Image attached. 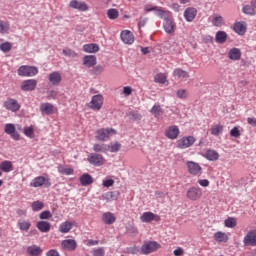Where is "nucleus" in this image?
<instances>
[{"instance_id": "7c9ffc66", "label": "nucleus", "mask_w": 256, "mask_h": 256, "mask_svg": "<svg viewBox=\"0 0 256 256\" xmlns=\"http://www.w3.org/2000/svg\"><path fill=\"white\" fill-rule=\"evenodd\" d=\"M73 229V222L71 221H64L60 224L58 231L60 233H69Z\"/></svg>"}, {"instance_id": "680f3d73", "label": "nucleus", "mask_w": 256, "mask_h": 256, "mask_svg": "<svg viewBox=\"0 0 256 256\" xmlns=\"http://www.w3.org/2000/svg\"><path fill=\"white\" fill-rule=\"evenodd\" d=\"M178 99H187V90L185 89H179L176 92Z\"/></svg>"}, {"instance_id": "de8ad7c7", "label": "nucleus", "mask_w": 256, "mask_h": 256, "mask_svg": "<svg viewBox=\"0 0 256 256\" xmlns=\"http://www.w3.org/2000/svg\"><path fill=\"white\" fill-rule=\"evenodd\" d=\"M150 113H152L154 117H161V115H163V108H161V105H154L151 108Z\"/></svg>"}, {"instance_id": "09e8293b", "label": "nucleus", "mask_w": 256, "mask_h": 256, "mask_svg": "<svg viewBox=\"0 0 256 256\" xmlns=\"http://www.w3.org/2000/svg\"><path fill=\"white\" fill-rule=\"evenodd\" d=\"M154 81L155 83H160L161 85H163L167 83V75H165L164 73H158L154 77Z\"/></svg>"}, {"instance_id": "a211bd4d", "label": "nucleus", "mask_w": 256, "mask_h": 256, "mask_svg": "<svg viewBox=\"0 0 256 256\" xmlns=\"http://www.w3.org/2000/svg\"><path fill=\"white\" fill-rule=\"evenodd\" d=\"M197 17V9L194 7H188L184 11V18L188 23H191V21H194V19Z\"/></svg>"}, {"instance_id": "f03ea898", "label": "nucleus", "mask_w": 256, "mask_h": 256, "mask_svg": "<svg viewBox=\"0 0 256 256\" xmlns=\"http://www.w3.org/2000/svg\"><path fill=\"white\" fill-rule=\"evenodd\" d=\"M111 135H117V130L113 128H100L96 131L97 141H109Z\"/></svg>"}, {"instance_id": "0eeeda50", "label": "nucleus", "mask_w": 256, "mask_h": 256, "mask_svg": "<svg viewBox=\"0 0 256 256\" xmlns=\"http://www.w3.org/2000/svg\"><path fill=\"white\" fill-rule=\"evenodd\" d=\"M186 197L190 201H198L203 197V190L200 187H190L186 192Z\"/></svg>"}, {"instance_id": "8fccbe9b", "label": "nucleus", "mask_w": 256, "mask_h": 256, "mask_svg": "<svg viewBox=\"0 0 256 256\" xmlns=\"http://www.w3.org/2000/svg\"><path fill=\"white\" fill-rule=\"evenodd\" d=\"M102 199L104 201H116L117 196L115 195V192H106L102 195Z\"/></svg>"}, {"instance_id": "a878e982", "label": "nucleus", "mask_w": 256, "mask_h": 256, "mask_svg": "<svg viewBox=\"0 0 256 256\" xmlns=\"http://www.w3.org/2000/svg\"><path fill=\"white\" fill-rule=\"evenodd\" d=\"M155 13L157 17H160V19H164V21L171 18V11L165 10L163 7H158Z\"/></svg>"}, {"instance_id": "7ed1b4c3", "label": "nucleus", "mask_w": 256, "mask_h": 256, "mask_svg": "<svg viewBox=\"0 0 256 256\" xmlns=\"http://www.w3.org/2000/svg\"><path fill=\"white\" fill-rule=\"evenodd\" d=\"M195 141H197V139H195L194 136H183L176 141V147L177 149H189V147L195 145Z\"/></svg>"}, {"instance_id": "c9c22d12", "label": "nucleus", "mask_w": 256, "mask_h": 256, "mask_svg": "<svg viewBox=\"0 0 256 256\" xmlns=\"http://www.w3.org/2000/svg\"><path fill=\"white\" fill-rule=\"evenodd\" d=\"M93 151L95 153H106L109 151V145L96 143L93 145Z\"/></svg>"}, {"instance_id": "052dcab7", "label": "nucleus", "mask_w": 256, "mask_h": 256, "mask_svg": "<svg viewBox=\"0 0 256 256\" xmlns=\"http://www.w3.org/2000/svg\"><path fill=\"white\" fill-rule=\"evenodd\" d=\"M62 53L66 57H77V52H75V50L72 49H64Z\"/></svg>"}, {"instance_id": "69168bd1", "label": "nucleus", "mask_w": 256, "mask_h": 256, "mask_svg": "<svg viewBox=\"0 0 256 256\" xmlns=\"http://www.w3.org/2000/svg\"><path fill=\"white\" fill-rule=\"evenodd\" d=\"M173 255L175 256H183L185 255V249L178 247L173 251Z\"/></svg>"}, {"instance_id": "f3484780", "label": "nucleus", "mask_w": 256, "mask_h": 256, "mask_svg": "<svg viewBox=\"0 0 256 256\" xmlns=\"http://www.w3.org/2000/svg\"><path fill=\"white\" fill-rule=\"evenodd\" d=\"M71 9H78V11H89V6L85 2L79 0H72L69 3Z\"/></svg>"}, {"instance_id": "f257e3e1", "label": "nucleus", "mask_w": 256, "mask_h": 256, "mask_svg": "<svg viewBox=\"0 0 256 256\" xmlns=\"http://www.w3.org/2000/svg\"><path fill=\"white\" fill-rule=\"evenodd\" d=\"M161 249V244L156 241H147L144 242L141 246L142 255H150V253H155V251H159Z\"/></svg>"}, {"instance_id": "4be33fe9", "label": "nucleus", "mask_w": 256, "mask_h": 256, "mask_svg": "<svg viewBox=\"0 0 256 256\" xmlns=\"http://www.w3.org/2000/svg\"><path fill=\"white\" fill-rule=\"evenodd\" d=\"M45 183H49V179L43 176H38L30 182V187H34V188L43 187Z\"/></svg>"}, {"instance_id": "c756f323", "label": "nucleus", "mask_w": 256, "mask_h": 256, "mask_svg": "<svg viewBox=\"0 0 256 256\" xmlns=\"http://www.w3.org/2000/svg\"><path fill=\"white\" fill-rule=\"evenodd\" d=\"M0 171L4 173H11L13 171V162L4 160L0 163Z\"/></svg>"}, {"instance_id": "bf43d9fd", "label": "nucleus", "mask_w": 256, "mask_h": 256, "mask_svg": "<svg viewBox=\"0 0 256 256\" xmlns=\"http://www.w3.org/2000/svg\"><path fill=\"white\" fill-rule=\"evenodd\" d=\"M53 217V214H51V211L45 210L39 214L40 219H51Z\"/></svg>"}, {"instance_id": "4468645a", "label": "nucleus", "mask_w": 256, "mask_h": 256, "mask_svg": "<svg viewBox=\"0 0 256 256\" xmlns=\"http://www.w3.org/2000/svg\"><path fill=\"white\" fill-rule=\"evenodd\" d=\"M120 39L125 43V45H133V43H135V36L129 30L122 31Z\"/></svg>"}, {"instance_id": "412c9836", "label": "nucleus", "mask_w": 256, "mask_h": 256, "mask_svg": "<svg viewBox=\"0 0 256 256\" xmlns=\"http://www.w3.org/2000/svg\"><path fill=\"white\" fill-rule=\"evenodd\" d=\"M117 221L115 214L111 212H105L102 214V222L104 225H113Z\"/></svg>"}, {"instance_id": "aec40b11", "label": "nucleus", "mask_w": 256, "mask_h": 256, "mask_svg": "<svg viewBox=\"0 0 256 256\" xmlns=\"http://www.w3.org/2000/svg\"><path fill=\"white\" fill-rule=\"evenodd\" d=\"M163 27L166 33H168V35L175 33V21H173V18L170 17L164 20Z\"/></svg>"}, {"instance_id": "39448f33", "label": "nucleus", "mask_w": 256, "mask_h": 256, "mask_svg": "<svg viewBox=\"0 0 256 256\" xmlns=\"http://www.w3.org/2000/svg\"><path fill=\"white\" fill-rule=\"evenodd\" d=\"M88 163L94 167H101L105 165V158L99 153H90L87 157Z\"/></svg>"}, {"instance_id": "9b49d317", "label": "nucleus", "mask_w": 256, "mask_h": 256, "mask_svg": "<svg viewBox=\"0 0 256 256\" xmlns=\"http://www.w3.org/2000/svg\"><path fill=\"white\" fill-rule=\"evenodd\" d=\"M4 132L7 133V135H10L14 141H19L21 139V135L16 131L15 124H5Z\"/></svg>"}, {"instance_id": "cd10ccee", "label": "nucleus", "mask_w": 256, "mask_h": 256, "mask_svg": "<svg viewBox=\"0 0 256 256\" xmlns=\"http://www.w3.org/2000/svg\"><path fill=\"white\" fill-rule=\"evenodd\" d=\"M36 227L41 231V233H49L51 231V223L47 221L37 222Z\"/></svg>"}, {"instance_id": "1a4fd4ad", "label": "nucleus", "mask_w": 256, "mask_h": 256, "mask_svg": "<svg viewBox=\"0 0 256 256\" xmlns=\"http://www.w3.org/2000/svg\"><path fill=\"white\" fill-rule=\"evenodd\" d=\"M3 107L6 111H11V113H17L19 109H21V104H19V101L13 98H8L3 103Z\"/></svg>"}, {"instance_id": "dca6fc26", "label": "nucleus", "mask_w": 256, "mask_h": 256, "mask_svg": "<svg viewBox=\"0 0 256 256\" xmlns=\"http://www.w3.org/2000/svg\"><path fill=\"white\" fill-rule=\"evenodd\" d=\"M61 247L65 251H75L77 249V241L75 239H66L61 242Z\"/></svg>"}, {"instance_id": "c85d7f7f", "label": "nucleus", "mask_w": 256, "mask_h": 256, "mask_svg": "<svg viewBox=\"0 0 256 256\" xmlns=\"http://www.w3.org/2000/svg\"><path fill=\"white\" fill-rule=\"evenodd\" d=\"M214 240L217 241V243H227V241H229V235L225 232L218 231L214 233Z\"/></svg>"}, {"instance_id": "20e7f679", "label": "nucleus", "mask_w": 256, "mask_h": 256, "mask_svg": "<svg viewBox=\"0 0 256 256\" xmlns=\"http://www.w3.org/2000/svg\"><path fill=\"white\" fill-rule=\"evenodd\" d=\"M37 73H39V69H37L35 66L23 65L18 69V75L20 77H35Z\"/></svg>"}, {"instance_id": "5fc2aeb1", "label": "nucleus", "mask_w": 256, "mask_h": 256, "mask_svg": "<svg viewBox=\"0 0 256 256\" xmlns=\"http://www.w3.org/2000/svg\"><path fill=\"white\" fill-rule=\"evenodd\" d=\"M120 150H121V143L119 142L108 145V151H110V153H117Z\"/></svg>"}, {"instance_id": "6e6d98bb", "label": "nucleus", "mask_w": 256, "mask_h": 256, "mask_svg": "<svg viewBox=\"0 0 256 256\" xmlns=\"http://www.w3.org/2000/svg\"><path fill=\"white\" fill-rule=\"evenodd\" d=\"M128 116L130 117V119H132L133 121H141V114L137 111H131L128 113Z\"/></svg>"}, {"instance_id": "f8f14e48", "label": "nucleus", "mask_w": 256, "mask_h": 256, "mask_svg": "<svg viewBox=\"0 0 256 256\" xmlns=\"http://www.w3.org/2000/svg\"><path fill=\"white\" fill-rule=\"evenodd\" d=\"M180 133L181 131L179 130V127L172 125L165 130V137H167V139L175 140L179 137Z\"/></svg>"}, {"instance_id": "6ab92c4d", "label": "nucleus", "mask_w": 256, "mask_h": 256, "mask_svg": "<svg viewBox=\"0 0 256 256\" xmlns=\"http://www.w3.org/2000/svg\"><path fill=\"white\" fill-rule=\"evenodd\" d=\"M97 65V56L95 55H86L83 58V66L91 69V67H95Z\"/></svg>"}, {"instance_id": "f704fd0d", "label": "nucleus", "mask_w": 256, "mask_h": 256, "mask_svg": "<svg viewBox=\"0 0 256 256\" xmlns=\"http://www.w3.org/2000/svg\"><path fill=\"white\" fill-rule=\"evenodd\" d=\"M80 183L83 187H87L93 183V177L90 174H83L80 177Z\"/></svg>"}, {"instance_id": "e2e57ef3", "label": "nucleus", "mask_w": 256, "mask_h": 256, "mask_svg": "<svg viewBox=\"0 0 256 256\" xmlns=\"http://www.w3.org/2000/svg\"><path fill=\"white\" fill-rule=\"evenodd\" d=\"M93 73L94 75H101L102 71H105V68L101 65H97L96 67L93 68Z\"/></svg>"}, {"instance_id": "864d4df0", "label": "nucleus", "mask_w": 256, "mask_h": 256, "mask_svg": "<svg viewBox=\"0 0 256 256\" xmlns=\"http://www.w3.org/2000/svg\"><path fill=\"white\" fill-rule=\"evenodd\" d=\"M31 207H32V211L37 212V211H41V209L45 207V204L41 201H34Z\"/></svg>"}, {"instance_id": "3c124183", "label": "nucleus", "mask_w": 256, "mask_h": 256, "mask_svg": "<svg viewBox=\"0 0 256 256\" xmlns=\"http://www.w3.org/2000/svg\"><path fill=\"white\" fill-rule=\"evenodd\" d=\"M11 49H13V44H11V42H4L0 44V51L3 53H9Z\"/></svg>"}, {"instance_id": "2f4dec72", "label": "nucleus", "mask_w": 256, "mask_h": 256, "mask_svg": "<svg viewBox=\"0 0 256 256\" xmlns=\"http://www.w3.org/2000/svg\"><path fill=\"white\" fill-rule=\"evenodd\" d=\"M228 57L231 61H239V59H241V50L239 48L230 49Z\"/></svg>"}, {"instance_id": "393cba45", "label": "nucleus", "mask_w": 256, "mask_h": 256, "mask_svg": "<svg viewBox=\"0 0 256 256\" xmlns=\"http://www.w3.org/2000/svg\"><path fill=\"white\" fill-rule=\"evenodd\" d=\"M48 79L50 83H52V85H59L63 77L61 76V73L59 71H55L49 74Z\"/></svg>"}, {"instance_id": "473e14b6", "label": "nucleus", "mask_w": 256, "mask_h": 256, "mask_svg": "<svg viewBox=\"0 0 256 256\" xmlns=\"http://www.w3.org/2000/svg\"><path fill=\"white\" fill-rule=\"evenodd\" d=\"M100 47L99 44L90 43L83 46L84 53H98Z\"/></svg>"}, {"instance_id": "6e6552de", "label": "nucleus", "mask_w": 256, "mask_h": 256, "mask_svg": "<svg viewBox=\"0 0 256 256\" xmlns=\"http://www.w3.org/2000/svg\"><path fill=\"white\" fill-rule=\"evenodd\" d=\"M186 167L188 173H190V175H194V177L201 176L203 173V168L197 162L187 161Z\"/></svg>"}, {"instance_id": "bb28decb", "label": "nucleus", "mask_w": 256, "mask_h": 256, "mask_svg": "<svg viewBox=\"0 0 256 256\" xmlns=\"http://www.w3.org/2000/svg\"><path fill=\"white\" fill-rule=\"evenodd\" d=\"M234 31L238 35H245V33L247 32V24H245V22L234 23Z\"/></svg>"}, {"instance_id": "58836bf2", "label": "nucleus", "mask_w": 256, "mask_h": 256, "mask_svg": "<svg viewBox=\"0 0 256 256\" xmlns=\"http://www.w3.org/2000/svg\"><path fill=\"white\" fill-rule=\"evenodd\" d=\"M205 158L208 161H217L219 159V152L215 150H208L206 152Z\"/></svg>"}, {"instance_id": "2eb2a0df", "label": "nucleus", "mask_w": 256, "mask_h": 256, "mask_svg": "<svg viewBox=\"0 0 256 256\" xmlns=\"http://www.w3.org/2000/svg\"><path fill=\"white\" fill-rule=\"evenodd\" d=\"M36 87H37V80L28 79V80H24L22 82V85L20 86V89L22 91H35Z\"/></svg>"}, {"instance_id": "37998d69", "label": "nucleus", "mask_w": 256, "mask_h": 256, "mask_svg": "<svg viewBox=\"0 0 256 256\" xmlns=\"http://www.w3.org/2000/svg\"><path fill=\"white\" fill-rule=\"evenodd\" d=\"M216 43L223 44L225 41H227V33L225 31H218L216 33Z\"/></svg>"}, {"instance_id": "5701e85b", "label": "nucleus", "mask_w": 256, "mask_h": 256, "mask_svg": "<svg viewBox=\"0 0 256 256\" xmlns=\"http://www.w3.org/2000/svg\"><path fill=\"white\" fill-rule=\"evenodd\" d=\"M40 111L42 115H53V111H55V106L51 103H42L40 105Z\"/></svg>"}, {"instance_id": "b1692460", "label": "nucleus", "mask_w": 256, "mask_h": 256, "mask_svg": "<svg viewBox=\"0 0 256 256\" xmlns=\"http://www.w3.org/2000/svg\"><path fill=\"white\" fill-rule=\"evenodd\" d=\"M26 253H27L29 256H39V255H42L43 249H42L40 246L31 245V246H28V247H27Z\"/></svg>"}, {"instance_id": "ddd939ff", "label": "nucleus", "mask_w": 256, "mask_h": 256, "mask_svg": "<svg viewBox=\"0 0 256 256\" xmlns=\"http://www.w3.org/2000/svg\"><path fill=\"white\" fill-rule=\"evenodd\" d=\"M140 220L142 223H151L152 221H161V216L156 215L153 212H144L140 216Z\"/></svg>"}, {"instance_id": "338daca9", "label": "nucleus", "mask_w": 256, "mask_h": 256, "mask_svg": "<svg viewBox=\"0 0 256 256\" xmlns=\"http://www.w3.org/2000/svg\"><path fill=\"white\" fill-rule=\"evenodd\" d=\"M198 184H199L201 187H209L210 182H209L208 179H199V180H198Z\"/></svg>"}, {"instance_id": "49530a36", "label": "nucleus", "mask_w": 256, "mask_h": 256, "mask_svg": "<svg viewBox=\"0 0 256 256\" xmlns=\"http://www.w3.org/2000/svg\"><path fill=\"white\" fill-rule=\"evenodd\" d=\"M9 29H11L9 22L0 20V33L5 35V33H9Z\"/></svg>"}, {"instance_id": "0e129e2a", "label": "nucleus", "mask_w": 256, "mask_h": 256, "mask_svg": "<svg viewBox=\"0 0 256 256\" xmlns=\"http://www.w3.org/2000/svg\"><path fill=\"white\" fill-rule=\"evenodd\" d=\"M133 93V88H131V86H126L123 88V95H125V97H129V95H132Z\"/></svg>"}, {"instance_id": "423d86ee", "label": "nucleus", "mask_w": 256, "mask_h": 256, "mask_svg": "<svg viewBox=\"0 0 256 256\" xmlns=\"http://www.w3.org/2000/svg\"><path fill=\"white\" fill-rule=\"evenodd\" d=\"M88 107L89 109H92V111H101L103 108V95H94L91 101L88 103Z\"/></svg>"}, {"instance_id": "13d9d810", "label": "nucleus", "mask_w": 256, "mask_h": 256, "mask_svg": "<svg viewBox=\"0 0 256 256\" xmlns=\"http://www.w3.org/2000/svg\"><path fill=\"white\" fill-rule=\"evenodd\" d=\"M230 136L235 137L238 139V137H241V131L239 130V126H235L230 130Z\"/></svg>"}, {"instance_id": "9d476101", "label": "nucleus", "mask_w": 256, "mask_h": 256, "mask_svg": "<svg viewBox=\"0 0 256 256\" xmlns=\"http://www.w3.org/2000/svg\"><path fill=\"white\" fill-rule=\"evenodd\" d=\"M243 244L246 247H256V230H250L247 232L243 239Z\"/></svg>"}, {"instance_id": "a19ab883", "label": "nucleus", "mask_w": 256, "mask_h": 256, "mask_svg": "<svg viewBox=\"0 0 256 256\" xmlns=\"http://www.w3.org/2000/svg\"><path fill=\"white\" fill-rule=\"evenodd\" d=\"M107 17L111 21H115V19H119V10L115 8H110L107 10Z\"/></svg>"}, {"instance_id": "e433bc0d", "label": "nucleus", "mask_w": 256, "mask_h": 256, "mask_svg": "<svg viewBox=\"0 0 256 256\" xmlns=\"http://www.w3.org/2000/svg\"><path fill=\"white\" fill-rule=\"evenodd\" d=\"M173 75L174 77H178V79H189V72L181 68L175 69Z\"/></svg>"}, {"instance_id": "ea45409f", "label": "nucleus", "mask_w": 256, "mask_h": 256, "mask_svg": "<svg viewBox=\"0 0 256 256\" xmlns=\"http://www.w3.org/2000/svg\"><path fill=\"white\" fill-rule=\"evenodd\" d=\"M58 173H60L61 175H73L75 173V170L71 167L67 168L63 165H59Z\"/></svg>"}, {"instance_id": "79ce46f5", "label": "nucleus", "mask_w": 256, "mask_h": 256, "mask_svg": "<svg viewBox=\"0 0 256 256\" xmlns=\"http://www.w3.org/2000/svg\"><path fill=\"white\" fill-rule=\"evenodd\" d=\"M18 228L20 229V231H28L29 229H31V222L29 220H19Z\"/></svg>"}, {"instance_id": "a18cd8bd", "label": "nucleus", "mask_w": 256, "mask_h": 256, "mask_svg": "<svg viewBox=\"0 0 256 256\" xmlns=\"http://www.w3.org/2000/svg\"><path fill=\"white\" fill-rule=\"evenodd\" d=\"M23 133L29 139H35V128L33 126L25 127Z\"/></svg>"}, {"instance_id": "774afa93", "label": "nucleus", "mask_w": 256, "mask_h": 256, "mask_svg": "<svg viewBox=\"0 0 256 256\" xmlns=\"http://www.w3.org/2000/svg\"><path fill=\"white\" fill-rule=\"evenodd\" d=\"M46 256H61V255L59 254V251L55 249H51L46 253Z\"/></svg>"}, {"instance_id": "72a5a7b5", "label": "nucleus", "mask_w": 256, "mask_h": 256, "mask_svg": "<svg viewBox=\"0 0 256 256\" xmlns=\"http://www.w3.org/2000/svg\"><path fill=\"white\" fill-rule=\"evenodd\" d=\"M211 22L214 27H222V25H225V19L219 14H213Z\"/></svg>"}, {"instance_id": "4d7b16f0", "label": "nucleus", "mask_w": 256, "mask_h": 256, "mask_svg": "<svg viewBox=\"0 0 256 256\" xmlns=\"http://www.w3.org/2000/svg\"><path fill=\"white\" fill-rule=\"evenodd\" d=\"M92 255L93 256H105V248H103V247L94 248L92 250Z\"/></svg>"}, {"instance_id": "603ef678", "label": "nucleus", "mask_w": 256, "mask_h": 256, "mask_svg": "<svg viewBox=\"0 0 256 256\" xmlns=\"http://www.w3.org/2000/svg\"><path fill=\"white\" fill-rule=\"evenodd\" d=\"M255 9L256 7H253L252 4L250 5H246L242 8L243 13H245V15H255Z\"/></svg>"}, {"instance_id": "4c0bfd02", "label": "nucleus", "mask_w": 256, "mask_h": 256, "mask_svg": "<svg viewBox=\"0 0 256 256\" xmlns=\"http://www.w3.org/2000/svg\"><path fill=\"white\" fill-rule=\"evenodd\" d=\"M223 129H224V126L221 125V124H214L212 127H211V135H214L215 137H219V135H221V133H223Z\"/></svg>"}, {"instance_id": "c03bdc74", "label": "nucleus", "mask_w": 256, "mask_h": 256, "mask_svg": "<svg viewBox=\"0 0 256 256\" xmlns=\"http://www.w3.org/2000/svg\"><path fill=\"white\" fill-rule=\"evenodd\" d=\"M225 227H228V229H233L237 227V218L229 217L224 221Z\"/></svg>"}]
</instances>
